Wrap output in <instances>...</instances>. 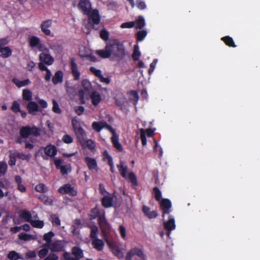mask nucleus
Here are the masks:
<instances>
[{
    "label": "nucleus",
    "instance_id": "obj_10",
    "mask_svg": "<svg viewBox=\"0 0 260 260\" xmlns=\"http://www.w3.org/2000/svg\"><path fill=\"white\" fill-rule=\"evenodd\" d=\"M78 8L85 15L90 14L91 11V4L89 0H80L78 5Z\"/></svg>",
    "mask_w": 260,
    "mask_h": 260
},
{
    "label": "nucleus",
    "instance_id": "obj_4",
    "mask_svg": "<svg viewBox=\"0 0 260 260\" xmlns=\"http://www.w3.org/2000/svg\"><path fill=\"white\" fill-rule=\"evenodd\" d=\"M88 16V23L87 24L86 27L88 29L94 28V25L99 24L101 21V17L99 12L97 9H94L90 14L87 15Z\"/></svg>",
    "mask_w": 260,
    "mask_h": 260
},
{
    "label": "nucleus",
    "instance_id": "obj_58",
    "mask_svg": "<svg viewBox=\"0 0 260 260\" xmlns=\"http://www.w3.org/2000/svg\"><path fill=\"white\" fill-rule=\"evenodd\" d=\"M62 141L66 144H71L73 142V138L69 135L65 134L62 138Z\"/></svg>",
    "mask_w": 260,
    "mask_h": 260
},
{
    "label": "nucleus",
    "instance_id": "obj_57",
    "mask_svg": "<svg viewBox=\"0 0 260 260\" xmlns=\"http://www.w3.org/2000/svg\"><path fill=\"white\" fill-rule=\"evenodd\" d=\"M85 144L87 147L90 150H93L95 148V145L94 142L91 139H88L87 140H85V142L83 143V145Z\"/></svg>",
    "mask_w": 260,
    "mask_h": 260
},
{
    "label": "nucleus",
    "instance_id": "obj_24",
    "mask_svg": "<svg viewBox=\"0 0 260 260\" xmlns=\"http://www.w3.org/2000/svg\"><path fill=\"white\" fill-rule=\"evenodd\" d=\"M92 104L94 106H97L101 102L102 98L100 94L96 91H93L90 95Z\"/></svg>",
    "mask_w": 260,
    "mask_h": 260
},
{
    "label": "nucleus",
    "instance_id": "obj_60",
    "mask_svg": "<svg viewBox=\"0 0 260 260\" xmlns=\"http://www.w3.org/2000/svg\"><path fill=\"white\" fill-rule=\"evenodd\" d=\"M51 222L53 224H55L56 225L59 226L61 224L60 220L59 217L56 214H52L51 215Z\"/></svg>",
    "mask_w": 260,
    "mask_h": 260
},
{
    "label": "nucleus",
    "instance_id": "obj_54",
    "mask_svg": "<svg viewBox=\"0 0 260 260\" xmlns=\"http://www.w3.org/2000/svg\"><path fill=\"white\" fill-rule=\"evenodd\" d=\"M154 193L155 199L156 201H159L161 198V192L157 187H154L153 189Z\"/></svg>",
    "mask_w": 260,
    "mask_h": 260
},
{
    "label": "nucleus",
    "instance_id": "obj_62",
    "mask_svg": "<svg viewBox=\"0 0 260 260\" xmlns=\"http://www.w3.org/2000/svg\"><path fill=\"white\" fill-rule=\"evenodd\" d=\"M49 250L48 248H43L40 250L38 252V256L40 258H43L45 257L48 253Z\"/></svg>",
    "mask_w": 260,
    "mask_h": 260
},
{
    "label": "nucleus",
    "instance_id": "obj_39",
    "mask_svg": "<svg viewBox=\"0 0 260 260\" xmlns=\"http://www.w3.org/2000/svg\"><path fill=\"white\" fill-rule=\"evenodd\" d=\"M7 257L10 260H18L21 259L22 257L15 251H11L7 255Z\"/></svg>",
    "mask_w": 260,
    "mask_h": 260
},
{
    "label": "nucleus",
    "instance_id": "obj_35",
    "mask_svg": "<svg viewBox=\"0 0 260 260\" xmlns=\"http://www.w3.org/2000/svg\"><path fill=\"white\" fill-rule=\"evenodd\" d=\"M40 39L36 36H32L29 38V44L32 48L37 47L40 43Z\"/></svg>",
    "mask_w": 260,
    "mask_h": 260
},
{
    "label": "nucleus",
    "instance_id": "obj_14",
    "mask_svg": "<svg viewBox=\"0 0 260 260\" xmlns=\"http://www.w3.org/2000/svg\"><path fill=\"white\" fill-rule=\"evenodd\" d=\"M98 223L101 229L103 231H106L110 229V225L105 217V212L102 210V215L98 218Z\"/></svg>",
    "mask_w": 260,
    "mask_h": 260
},
{
    "label": "nucleus",
    "instance_id": "obj_26",
    "mask_svg": "<svg viewBox=\"0 0 260 260\" xmlns=\"http://www.w3.org/2000/svg\"><path fill=\"white\" fill-rule=\"evenodd\" d=\"M111 139L113 146L119 151H122L123 148L119 142L118 136L117 135L112 136Z\"/></svg>",
    "mask_w": 260,
    "mask_h": 260
},
{
    "label": "nucleus",
    "instance_id": "obj_9",
    "mask_svg": "<svg viewBox=\"0 0 260 260\" xmlns=\"http://www.w3.org/2000/svg\"><path fill=\"white\" fill-rule=\"evenodd\" d=\"M160 207L162 211V216L164 217L165 214H169L171 212V202L168 199H162L160 202Z\"/></svg>",
    "mask_w": 260,
    "mask_h": 260
},
{
    "label": "nucleus",
    "instance_id": "obj_19",
    "mask_svg": "<svg viewBox=\"0 0 260 260\" xmlns=\"http://www.w3.org/2000/svg\"><path fill=\"white\" fill-rule=\"evenodd\" d=\"M77 139L78 142L81 144L83 145V143L85 141V138L86 137V134L84 129L81 127V128L77 129L74 131Z\"/></svg>",
    "mask_w": 260,
    "mask_h": 260
},
{
    "label": "nucleus",
    "instance_id": "obj_43",
    "mask_svg": "<svg viewBox=\"0 0 260 260\" xmlns=\"http://www.w3.org/2000/svg\"><path fill=\"white\" fill-rule=\"evenodd\" d=\"M117 168L121 176L126 179L127 166H123L122 163H120V165H117Z\"/></svg>",
    "mask_w": 260,
    "mask_h": 260
},
{
    "label": "nucleus",
    "instance_id": "obj_16",
    "mask_svg": "<svg viewBox=\"0 0 260 260\" xmlns=\"http://www.w3.org/2000/svg\"><path fill=\"white\" fill-rule=\"evenodd\" d=\"M85 161L88 167L89 170L95 171L96 172L98 170V167L95 159L91 158L89 156H86L85 158Z\"/></svg>",
    "mask_w": 260,
    "mask_h": 260
},
{
    "label": "nucleus",
    "instance_id": "obj_46",
    "mask_svg": "<svg viewBox=\"0 0 260 260\" xmlns=\"http://www.w3.org/2000/svg\"><path fill=\"white\" fill-rule=\"evenodd\" d=\"M126 102V99L123 95L119 96L115 99L116 104L122 109V106Z\"/></svg>",
    "mask_w": 260,
    "mask_h": 260
},
{
    "label": "nucleus",
    "instance_id": "obj_29",
    "mask_svg": "<svg viewBox=\"0 0 260 260\" xmlns=\"http://www.w3.org/2000/svg\"><path fill=\"white\" fill-rule=\"evenodd\" d=\"M49 48L52 50L55 54H60L63 51V47L61 44L58 43H51L49 45Z\"/></svg>",
    "mask_w": 260,
    "mask_h": 260
},
{
    "label": "nucleus",
    "instance_id": "obj_44",
    "mask_svg": "<svg viewBox=\"0 0 260 260\" xmlns=\"http://www.w3.org/2000/svg\"><path fill=\"white\" fill-rule=\"evenodd\" d=\"M129 180V182L132 184V185L134 186H136L138 185V181L136 175L133 172H130L128 174V177Z\"/></svg>",
    "mask_w": 260,
    "mask_h": 260
},
{
    "label": "nucleus",
    "instance_id": "obj_59",
    "mask_svg": "<svg viewBox=\"0 0 260 260\" xmlns=\"http://www.w3.org/2000/svg\"><path fill=\"white\" fill-rule=\"evenodd\" d=\"M100 37L104 40L107 41L109 39V34L106 29L101 30L100 33Z\"/></svg>",
    "mask_w": 260,
    "mask_h": 260
},
{
    "label": "nucleus",
    "instance_id": "obj_21",
    "mask_svg": "<svg viewBox=\"0 0 260 260\" xmlns=\"http://www.w3.org/2000/svg\"><path fill=\"white\" fill-rule=\"evenodd\" d=\"M95 53L103 58H108L111 56L108 44L106 45L104 49L96 50Z\"/></svg>",
    "mask_w": 260,
    "mask_h": 260
},
{
    "label": "nucleus",
    "instance_id": "obj_25",
    "mask_svg": "<svg viewBox=\"0 0 260 260\" xmlns=\"http://www.w3.org/2000/svg\"><path fill=\"white\" fill-rule=\"evenodd\" d=\"M63 81V73L61 71H57L52 78V81L55 85Z\"/></svg>",
    "mask_w": 260,
    "mask_h": 260
},
{
    "label": "nucleus",
    "instance_id": "obj_28",
    "mask_svg": "<svg viewBox=\"0 0 260 260\" xmlns=\"http://www.w3.org/2000/svg\"><path fill=\"white\" fill-rule=\"evenodd\" d=\"M12 82L15 84L18 87L25 86L30 83L29 79L20 81L16 78H14L12 80Z\"/></svg>",
    "mask_w": 260,
    "mask_h": 260
},
{
    "label": "nucleus",
    "instance_id": "obj_47",
    "mask_svg": "<svg viewBox=\"0 0 260 260\" xmlns=\"http://www.w3.org/2000/svg\"><path fill=\"white\" fill-rule=\"evenodd\" d=\"M111 248L113 253L115 256H117L119 258H121L123 256V254L122 252L117 246H114L113 247H111Z\"/></svg>",
    "mask_w": 260,
    "mask_h": 260
},
{
    "label": "nucleus",
    "instance_id": "obj_30",
    "mask_svg": "<svg viewBox=\"0 0 260 260\" xmlns=\"http://www.w3.org/2000/svg\"><path fill=\"white\" fill-rule=\"evenodd\" d=\"M38 199L45 205L51 206L53 203V200L45 194L40 195Z\"/></svg>",
    "mask_w": 260,
    "mask_h": 260
},
{
    "label": "nucleus",
    "instance_id": "obj_55",
    "mask_svg": "<svg viewBox=\"0 0 260 260\" xmlns=\"http://www.w3.org/2000/svg\"><path fill=\"white\" fill-rule=\"evenodd\" d=\"M140 138L142 142V144L143 146L146 145L147 144V139L146 137L145 132L143 128H141L140 129Z\"/></svg>",
    "mask_w": 260,
    "mask_h": 260
},
{
    "label": "nucleus",
    "instance_id": "obj_18",
    "mask_svg": "<svg viewBox=\"0 0 260 260\" xmlns=\"http://www.w3.org/2000/svg\"><path fill=\"white\" fill-rule=\"evenodd\" d=\"M142 210L145 216L149 219L155 218L158 216L156 211H150V208L147 206H143Z\"/></svg>",
    "mask_w": 260,
    "mask_h": 260
},
{
    "label": "nucleus",
    "instance_id": "obj_49",
    "mask_svg": "<svg viewBox=\"0 0 260 260\" xmlns=\"http://www.w3.org/2000/svg\"><path fill=\"white\" fill-rule=\"evenodd\" d=\"M141 56V53L138 50V47L137 45H135L134 47V50L132 54L133 59L135 61L139 60Z\"/></svg>",
    "mask_w": 260,
    "mask_h": 260
},
{
    "label": "nucleus",
    "instance_id": "obj_56",
    "mask_svg": "<svg viewBox=\"0 0 260 260\" xmlns=\"http://www.w3.org/2000/svg\"><path fill=\"white\" fill-rule=\"evenodd\" d=\"M17 157L16 153H11L9 155L10 160H9V165L11 166L15 165L16 164V157Z\"/></svg>",
    "mask_w": 260,
    "mask_h": 260
},
{
    "label": "nucleus",
    "instance_id": "obj_34",
    "mask_svg": "<svg viewBox=\"0 0 260 260\" xmlns=\"http://www.w3.org/2000/svg\"><path fill=\"white\" fill-rule=\"evenodd\" d=\"M32 98V92L28 89H24L22 91V99L24 101H31Z\"/></svg>",
    "mask_w": 260,
    "mask_h": 260
},
{
    "label": "nucleus",
    "instance_id": "obj_42",
    "mask_svg": "<svg viewBox=\"0 0 260 260\" xmlns=\"http://www.w3.org/2000/svg\"><path fill=\"white\" fill-rule=\"evenodd\" d=\"M129 94L131 96L129 100L131 101H133L134 102V105H136L139 99L138 92L136 90H131L129 91Z\"/></svg>",
    "mask_w": 260,
    "mask_h": 260
},
{
    "label": "nucleus",
    "instance_id": "obj_8",
    "mask_svg": "<svg viewBox=\"0 0 260 260\" xmlns=\"http://www.w3.org/2000/svg\"><path fill=\"white\" fill-rule=\"evenodd\" d=\"M43 149L45 155H42V157L44 159H47V156L54 157L57 152L56 147L51 144L48 145L45 147H44Z\"/></svg>",
    "mask_w": 260,
    "mask_h": 260
},
{
    "label": "nucleus",
    "instance_id": "obj_6",
    "mask_svg": "<svg viewBox=\"0 0 260 260\" xmlns=\"http://www.w3.org/2000/svg\"><path fill=\"white\" fill-rule=\"evenodd\" d=\"M59 193L64 194H68L70 196L75 197L77 195V191L72 187L70 183L65 184L58 189Z\"/></svg>",
    "mask_w": 260,
    "mask_h": 260
},
{
    "label": "nucleus",
    "instance_id": "obj_3",
    "mask_svg": "<svg viewBox=\"0 0 260 260\" xmlns=\"http://www.w3.org/2000/svg\"><path fill=\"white\" fill-rule=\"evenodd\" d=\"M20 136L24 139L27 138L30 135L37 137L40 135V129L36 126L26 125L22 126L20 129Z\"/></svg>",
    "mask_w": 260,
    "mask_h": 260
},
{
    "label": "nucleus",
    "instance_id": "obj_31",
    "mask_svg": "<svg viewBox=\"0 0 260 260\" xmlns=\"http://www.w3.org/2000/svg\"><path fill=\"white\" fill-rule=\"evenodd\" d=\"M0 53H2L1 56L3 58H8L11 56L12 50L9 47L0 48Z\"/></svg>",
    "mask_w": 260,
    "mask_h": 260
},
{
    "label": "nucleus",
    "instance_id": "obj_17",
    "mask_svg": "<svg viewBox=\"0 0 260 260\" xmlns=\"http://www.w3.org/2000/svg\"><path fill=\"white\" fill-rule=\"evenodd\" d=\"M164 227L165 230L169 232L175 230L176 228L175 219L172 215H169V220L167 221L164 222Z\"/></svg>",
    "mask_w": 260,
    "mask_h": 260
},
{
    "label": "nucleus",
    "instance_id": "obj_53",
    "mask_svg": "<svg viewBox=\"0 0 260 260\" xmlns=\"http://www.w3.org/2000/svg\"><path fill=\"white\" fill-rule=\"evenodd\" d=\"M71 122L74 131L82 127L80 122L75 118H73Z\"/></svg>",
    "mask_w": 260,
    "mask_h": 260
},
{
    "label": "nucleus",
    "instance_id": "obj_63",
    "mask_svg": "<svg viewBox=\"0 0 260 260\" xmlns=\"http://www.w3.org/2000/svg\"><path fill=\"white\" fill-rule=\"evenodd\" d=\"M7 170V165L4 161L0 162V173L1 174H5Z\"/></svg>",
    "mask_w": 260,
    "mask_h": 260
},
{
    "label": "nucleus",
    "instance_id": "obj_45",
    "mask_svg": "<svg viewBox=\"0 0 260 260\" xmlns=\"http://www.w3.org/2000/svg\"><path fill=\"white\" fill-rule=\"evenodd\" d=\"M54 236V234L52 231L46 233L43 236V240L47 242V245H49L51 243V239Z\"/></svg>",
    "mask_w": 260,
    "mask_h": 260
},
{
    "label": "nucleus",
    "instance_id": "obj_52",
    "mask_svg": "<svg viewBox=\"0 0 260 260\" xmlns=\"http://www.w3.org/2000/svg\"><path fill=\"white\" fill-rule=\"evenodd\" d=\"M32 235L26 234L25 233H21L19 234V239L21 240L28 241L31 239Z\"/></svg>",
    "mask_w": 260,
    "mask_h": 260
},
{
    "label": "nucleus",
    "instance_id": "obj_64",
    "mask_svg": "<svg viewBox=\"0 0 260 260\" xmlns=\"http://www.w3.org/2000/svg\"><path fill=\"white\" fill-rule=\"evenodd\" d=\"M58 256L55 253H50L46 258L43 260H57Z\"/></svg>",
    "mask_w": 260,
    "mask_h": 260
},
{
    "label": "nucleus",
    "instance_id": "obj_7",
    "mask_svg": "<svg viewBox=\"0 0 260 260\" xmlns=\"http://www.w3.org/2000/svg\"><path fill=\"white\" fill-rule=\"evenodd\" d=\"M44 246L49 247V249L53 252L62 251L64 249V242L60 240H56L51 243L49 245L45 244Z\"/></svg>",
    "mask_w": 260,
    "mask_h": 260
},
{
    "label": "nucleus",
    "instance_id": "obj_48",
    "mask_svg": "<svg viewBox=\"0 0 260 260\" xmlns=\"http://www.w3.org/2000/svg\"><path fill=\"white\" fill-rule=\"evenodd\" d=\"M20 110L19 103L17 101H14L12 102L11 110L14 113H17L20 111Z\"/></svg>",
    "mask_w": 260,
    "mask_h": 260
},
{
    "label": "nucleus",
    "instance_id": "obj_50",
    "mask_svg": "<svg viewBox=\"0 0 260 260\" xmlns=\"http://www.w3.org/2000/svg\"><path fill=\"white\" fill-rule=\"evenodd\" d=\"M147 31L145 30H140L137 33V40L138 41H142L147 35Z\"/></svg>",
    "mask_w": 260,
    "mask_h": 260
},
{
    "label": "nucleus",
    "instance_id": "obj_1",
    "mask_svg": "<svg viewBox=\"0 0 260 260\" xmlns=\"http://www.w3.org/2000/svg\"><path fill=\"white\" fill-rule=\"evenodd\" d=\"M111 56L115 60L120 61L125 55V47L123 43L115 40L108 43Z\"/></svg>",
    "mask_w": 260,
    "mask_h": 260
},
{
    "label": "nucleus",
    "instance_id": "obj_15",
    "mask_svg": "<svg viewBox=\"0 0 260 260\" xmlns=\"http://www.w3.org/2000/svg\"><path fill=\"white\" fill-rule=\"evenodd\" d=\"M71 69L74 80H79L81 73L78 70V66L74 58H72L71 60Z\"/></svg>",
    "mask_w": 260,
    "mask_h": 260
},
{
    "label": "nucleus",
    "instance_id": "obj_51",
    "mask_svg": "<svg viewBox=\"0 0 260 260\" xmlns=\"http://www.w3.org/2000/svg\"><path fill=\"white\" fill-rule=\"evenodd\" d=\"M53 107H52V111L55 113L60 114L61 112V110L60 109L59 105L55 100H52Z\"/></svg>",
    "mask_w": 260,
    "mask_h": 260
},
{
    "label": "nucleus",
    "instance_id": "obj_36",
    "mask_svg": "<svg viewBox=\"0 0 260 260\" xmlns=\"http://www.w3.org/2000/svg\"><path fill=\"white\" fill-rule=\"evenodd\" d=\"M36 191L41 193H46L49 190L48 187L44 183L37 184L35 188Z\"/></svg>",
    "mask_w": 260,
    "mask_h": 260
},
{
    "label": "nucleus",
    "instance_id": "obj_13",
    "mask_svg": "<svg viewBox=\"0 0 260 260\" xmlns=\"http://www.w3.org/2000/svg\"><path fill=\"white\" fill-rule=\"evenodd\" d=\"M26 108L29 114L35 115L37 112H40L41 109L40 108L38 104L34 101H29L26 105Z\"/></svg>",
    "mask_w": 260,
    "mask_h": 260
},
{
    "label": "nucleus",
    "instance_id": "obj_41",
    "mask_svg": "<svg viewBox=\"0 0 260 260\" xmlns=\"http://www.w3.org/2000/svg\"><path fill=\"white\" fill-rule=\"evenodd\" d=\"M29 223L32 226L36 228L42 229L44 225V221L40 220L31 219Z\"/></svg>",
    "mask_w": 260,
    "mask_h": 260
},
{
    "label": "nucleus",
    "instance_id": "obj_61",
    "mask_svg": "<svg viewBox=\"0 0 260 260\" xmlns=\"http://www.w3.org/2000/svg\"><path fill=\"white\" fill-rule=\"evenodd\" d=\"M89 70L98 78L102 75V71L100 70L97 69L93 67H91L89 69Z\"/></svg>",
    "mask_w": 260,
    "mask_h": 260
},
{
    "label": "nucleus",
    "instance_id": "obj_23",
    "mask_svg": "<svg viewBox=\"0 0 260 260\" xmlns=\"http://www.w3.org/2000/svg\"><path fill=\"white\" fill-rule=\"evenodd\" d=\"M91 245L94 248L98 251H102L104 247V243L102 240L96 238L92 240Z\"/></svg>",
    "mask_w": 260,
    "mask_h": 260
},
{
    "label": "nucleus",
    "instance_id": "obj_40",
    "mask_svg": "<svg viewBox=\"0 0 260 260\" xmlns=\"http://www.w3.org/2000/svg\"><path fill=\"white\" fill-rule=\"evenodd\" d=\"M62 175H66L72 171L71 165L70 164L62 166L59 169Z\"/></svg>",
    "mask_w": 260,
    "mask_h": 260
},
{
    "label": "nucleus",
    "instance_id": "obj_20",
    "mask_svg": "<svg viewBox=\"0 0 260 260\" xmlns=\"http://www.w3.org/2000/svg\"><path fill=\"white\" fill-rule=\"evenodd\" d=\"M40 60L48 65H51L54 61V58L49 54L42 52L40 54Z\"/></svg>",
    "mask_w": 260,
    "mask_h": 260
},
{
    "label": "nucleus",
    "instance_id": "obj_12",
    "mask_svg": "<svg viewBox=\"0 0 260 260\" xmlns=\"http://www.w3.org/2000/svg\"><path fill=\"white\" fill-rule=\"evenodd\" d=\"M52 24V20L51 19H47L43 21L41 24L40 28L41 31L46 36H53L51 35V30L49 29Z\"/></svg>",
    "mask_w": 260,
    "mask_h": 260
},
{
    "label": "nucleus",
    "instance_id": "obj_5",
    "mask_svg": "<svg viewBox=\"0 0 260 260\" xmlns=\"http://www.w3.org/2000/svg\"><path fill=\"white\" fill-rule=\"evenodd\" d=\"M137 255L140 258L141 260H145V254L142 250L138 247L132 248L126 253L125 260H132V257Z\"/></svg>",
    "mask_w": 260,
    "mask_h": 260
},
{
    "label": "nucleus",
    "instance_id": "obj_32",
    "mask_svg": "<svg viewBox=\"0 0 260 260\" xmlns=\"http://www.w3.org/2000/svg\"><path fill=\"white\" fill-rule=\"evenodd\" d=\"M105 121H94L92 123V128L96 132H100L104 128Z\"/></svg>",
    "mask_w": 260,
    "mask_h": 260
},
{
    "label": "nucleus",
    "instance_id": "obj_22",
    "mask_svg": "<svg viewBox=\"0 0 260 260\" xmlns=\"http://www.w3.org/2000/svg\"><path fill=\"white\" fill-rule=\"evenodd\" d=\"M102 210H101L99 208H98V206H96L93 208H92L90 210V213L89 214L90 219H95V218H99L100 216L102 215Z\"/></svg>",
    "mask_w": 260,
    "mask_h": 260
},
{
    "label": "nucleus",
    "instance_id": "obj_11",
    "mask_svg": "<svg viewBox=\"0 0 260 260\" xmlns=\"http://www.w3.org/2000/svg\"><path fill=\"white\" fill-rule=\"evenodd\" d=\"M115 197L114 193L104 196L101 200L102 206L105 208L111 207L113 206L114 198Z\"/></svg>",
    "mask_w": 260,
    "mask_h": 260
},
{
    "label": "nucleus",
    "instance_id": "obj_37",
    "mask_svg": "<svg viewBox=\"0 0 260 260\" xmlns=\"http://www.w3.org/2000/svg\"><path fill=\"white\" fill-rule=\"evenodd\" d=\"M90 237L93 240L98 238L97 235L99 232L98 228L96 225L92 224L90 226Z\"/></svg>",
    "mask_w": 260,
    "mask_h": 260
},
{
    "label": "nucleus",
    "instance_id": "obj_27",
    "mask_svg": "<svg viewBox=\"0 0 260 260\" xmlns=\"http://www.w3.org/2000/svg\"><path fill=\"white\" fill-rule=\"evenodd\" d=\"M19 216L21 218L28 222H30L31 220L32 215L31 213L25 209L21 210L20 211Z\"/></svg>",
    "mask_w": 260,
    "mask_h": 260
},
{
    "label": "nucleus",
    "instance_id": "obj_2",
    "mask_svg": "<svg viewBox=\"0 0 260 260\" xmlns=\"http://www.w3.org/2000/svg\"><path fill=\"white\" fill-rule=\"evenodd\" d=\"M71 252L74 257L72 256L70 252L66 251L63 253V258L64 260H81L84 256L83 250L78 246L73 247Z\"/></svg>",
    "mask_w": 260,
    "mask_h": 260
},
{
    "label": "nucleus",
    "instance_id": "obj_33",
    "mask_svg": "<svg viewBox=\"0 0 260 260\" xmlns=\"http://www.w3.org/2000/svg\"><path fill=\"white\" fill-rule=\"evenodd\" d=\"M221 40L229 47L234 48L236 47L233 38L230 36L222 37Z\"/></svg>",
    "mask_w": 260,
    "mask_h": 260
},
{
    "label": "nucleus",
    "instance_id": "obj_38",
    "mask_svg": "<svg viewBox=\"0 0 260 260\" xmlns=\"http://www.w3.org/2000/svg\"><path fill=\"white\" fill-rule=\"evenodd\" d=\"M137 29H142L145 25V19L142 16H139L136 21Z\"/></svg>",
    "mask_w": 260,
    "mask_h": 260
}]
</instances>
